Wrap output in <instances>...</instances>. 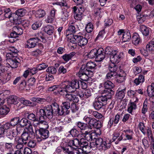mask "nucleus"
Returning <instances> with one entry per match:
<instances>
[{"mask_svg": "<svg viewBox=\"0 0 154 154\" xmlns=\"http://www.w3.org/2000/svg\"><path fill=\"white\" fill-rule=\"evenodd\" d=\"M54 103L51 105H48L44 107L43 109H39L37 112V117L40 121L45 119L47 118L52 119L54 116V110L53 109Z\"/></svg>", "mask_w": 154, "mask_h": 154, "instance_id": "nucleus-1", "label": "nucleus"}, {"mask_svg": "<svg viewBox=\"0 0 154 154\" xmlns=\"http://www.w3.org/2000/svg\"><path fill=\"white\" fill-rule=\"evenodd\" d=\"M83 120L88 125V128L91 129L92 128H93L99 129L102 126L101 122L97 121L94 118L86 116L83 118Z\"/></svg>", "mask_w": 154, "mask_h": 154, "instance_id": "nucleus-2", "label": "nucleus"}, {"mask_svg": "<svg viewBox=\"0 0 154 154\" xmlns=\"http://www.w3.org/2000/svg\"><path fill=\"white\" fill-rule=\"evenodd\" d=\"M70 42L73 43H78V45L81 47L86 45L88 42V39L82 36L73 35L70 39Z\"/></svg>", "mask_w": 154, "mask_h": 154, "instance_id": "nucleus-3", "label": "nucleus"}, {"mask_svg": "<svg viewBox=\"0 0 154 154\" xmlns=\"http://www.w3.org/2000/svg\"><path fill=\"white\" fill-rule=\"evenodd\" d=\"M93 74L92 71H89L82 67L81 68L78 73V75L80 79L82 80L89 82L91 79V76Z\"/></svg>", "mask_w": 154, "mask_h": 154, "instance_id": "nucleus-4", "label": "nucleus"}, {"mask_svg": "<svg viewBox=\"0 0 154 154\" xmlns=\"http://www.w3.org/2000/svg\"><path fill=\"white\" fill-rule=\"evenodd\" d=\"M109 72L106 75V78L109 80H112L116 78L117 75V71L118 67L117 65L114 64H110L108 67Z\"/></svg>", "mask_w": 154, "mask_h": 154, "instance_id": "nucleus-5", "label": "nucleus"}, {"mask_svg": "<svg viewBox=\"0 0 154 154\" xmlns=\"http://www.w3.org/2000/svg\"><path fill=\"white\" fill-rule=\"evenodd\" d=\"M105 98L103 97H97L93 103V106L96 110H99L102 108L104 106L106 105L107 103H106Z\"/></svg>", "mask_w": 154, "mask_h": 154, "instance_id": "nucleus-6", "label": "nucleus"}, {"mask_svg": "<svg viewBox=\"0 0 154 154\" xmlns=\"http://www.w3.org/2000/svg\"><path fill=\"white\" fill-rule=\"evenodd\" d=\"M56 4L61 7L63 6L66 8V9L64 8L63 10L61 18L63 21H65L69 16V10L68 9L69 8V6L65 1H63V2H57Z\"/></svg>", "mask_w": 154, "mask_h": 154, "instance_id": "nucleus-7", "label": "nucleus"}, {"mask_svg": "<svg viewBox=\"0 0 154 154\" xmlns=\"http://www.w3.org/2000/svg\"><path fill=\"white\" fill-rule=\"evenodd\" d=\"M53 109L54 110V116H65L68 114L66 111L56 103H54Z\"/></svg>", "mask_w": 154, "mask_h": 154, "instance_id": "nucleus-8", "label": "nucleus"}, {"mask_svg": "<svg viewBox=\"0 0 154 154\" xmlns=\"http://www.w3.org/2000/svg\"><path fill=\"white\" fill-rule=\"evenodd\" d=\"M80 82L77 80H73L67 85L69 93L74 92L79 88Z\"/></svg>", "mask_w": 154, "mask_h": 154, "instance_id": "nucleus-9", "label": "nucleus"}, {"mask_svg": "<svg viewBox=\"0 0 154 154\" xmlns=\"http://www.w3.org/2000/svg\"><path fill=\"white\" fill-rule=\"evenodd\" d=\"M35 133L37 135H39L43 139H46L49 136V132L48 130L42 128H40L38 130H35Z\"/></svg>", "mask_w": 154, "mask_h": 154, "instance_id": "nucleus-10", "label": "nucleus"}, {"mask_svg": "<svg viewBox=\"0 0 154 154\" xmlns=\"http://www.w3.org/2000/svg\"><path fill=\"white\" fill-rule=\"evenodd\" d=\"M112 54L110 55V61L112 63V64H115L118 63L120 60L121 57V54H118L117 51H113Z\"/></svg>", "mask_w": 154, "mask_h": 154, "instance_id": "nucleus-11", "label": "nucleus"}, {"mask_svg": "<svg viewBox=\"0 0 154 154\" xmlns=\"http://www.w3.org/2000/svg\"><path fill=\"white\" fill-rule=\"evenodd\" d=\"M114 94V91H110L107 90V89H105L102 92V95L100 97L105 98L106 103H107L108 100L111 99L112 96Z\"/></svg>", "mask_w": 154, "mask_h": 154, "instance_id": "nucleus-12", "label": "nucleus"}, {"mask_svg": "<svg viewBox=\"0 0 154 154\" xmlns=\"http://www.w3.org/2000/svg\"><path fill=\"white\" fill-rule=\"evenodd\" d=\"M8 64L12 68H16L18 66L19 61L15 57L8 58L6 60Z\"/></svg>", "mask_w": 154, "mask_h": 154, "instance_id": "nucleus-13", "label": "nucleus"}, {"mask_svg": "<svg viewBox=\"0 0 154 154\" xmlns=\"http://www.w3.org/2000/svg\"><path fill=\"white\" fill-rule=\"evenodd\" d=\"M14 32L11 33V36L13 38H15L17 35H21L23 33V29L20 27L15 26L14 27Z\"/></svg>", "mask_w": 154, "mask_h": 154, "instance_id": "nucleus-14", "label": "nucleus"}, {"mask_svg": "<svg viewBox=\"0 0 154 154\" xmlns=\"http://www.w3.org/2000/svg\"><path fill=\"white\" fill-rule=\"evenodd\" d=\"M103 49L99 48L98 50V52L96 57V60L97 62L102 61L105 57V53Z\"/></svg>", "mask_w": 154, "mask_h": 154, "instance_id": "nucleus-15", "label": "nucleus"}, {"mask_svg": "<svg viewBox=\"0 0 154 154\" xmlns=\"http://www.w3.org/2000/svg\"><path fill=\"white\" fill-rule=\"evenodd\" d=\"M78 137L83 138L85 140L88 141L92 140L93 139L92 134L87 131L84 133L79 134Z\"/></svg>", "mask_w": 154, "mask_h": 154, "instance_id": "nucleus-16", "label": "nucleus"}, {"mask_svg": "<svg viewBox=\"0 0 154 154\" xmlns=\"http://www.w3.org/2000/svg\"><path fill=\"white\" fill-rule=\"evenodd\" d=\"M65 98L66 100L75 103H78L79 101V98L71 94H66Z\"/></svg>", "mask_w": 154, "mask_h": 154, "instance_id": "nucleus-17", "label": "nucleus"}, {"mask_svg": "<svg viewBox=\"0 0 154 154\" xmlns=\"http://www.w3.org/2000/svg\"><path fill=\"white\" fill-rule=\"evenodd\" d=\"M122 87H123V88L120 87L119 88L118 92L116 94L117 97L119 99H122L125 97L126 88L123 86Z\"/></svg>", "mask_w": 154, "mask_h": 154, "instance_id": "nucleus-18", "label": "nucleus"}, {"mask_svg": "<svg viewBox=\"0 0 154 154\" xmlns=\"http://www.w3.org/2000/svg\"><path fill=\"white\" fill-rule=\"evenodd\" d=\"M136 100L134 102H130L128 104V111L130 113H132L133 110L137 108L136 102L138 101V99L135 97Z\"/></svg>", "mask_w": 154, "mask_h": 154, "instance_id": "nucleus-19", "label": "nucleus"}, {"mask_svg": "<svg viewBox=\"0 0 154 154\" xmlns=\"http://www.w3.org/2000/svg\"><path fill=\"white\" fill-rule=\"evenodd\" d=\"M34 38H31L27 41L26 44L27 47L29 48H34L37 45L38 41Z\"/></svg>", "mask_w": 154, "mask_h": 154, "instance_id": "nucleus-20", "label": "nucleus"}, {"mask_svg": "<svg viewBox=\"0 0 154 154\" xmlns=\"http://www.w3.org/2000/svg\"><path fill=\"white\" fill-rule=\"evenodd\" d=\"M140 31L143 35L147 36L149 35L151 29L149 27L143 25L140 26Z\"/></svg>", "mask_w": 154, "mask_h": 154, "instance_id": "nucleus-21", "label": "nucleus"}, {"mask_svg": "<svg viewBox=\"0 0 154 154\" xmlns=\"http://www.w3.org/2000/svg\"><path fill=\"white\" fill-rule=\"evenodd\" d=\"M103 142L101 138H99L96 140L95 143H90V145L91 147H92L93 145L95 144V147L99 149H100L102 146V144L103 143Z\"/></svg>", "mask_w": 154, "mask_h": 154, "instance_id": "nucleus-22", "label": "nucleus"}, {"mask_svg": "<svg viewBox=\"0 0 154 154\" xmlns=\"http://www.w3.org/2000/svg\"><path fill=\"white\" fill-rule=\"evenodd\" d=\"M79 146L82 148L83 150H84L85 149H89L91 148L90 146L89 145L88 142L83 138L82 137H81L80 139Z\"/></svg>", "mask_w": 154, "mask_h": 154, "instance_id": "nucleus-23", "label": "nucleus"}, {"mask_svg": "<svg viewBox=\"0 0 154 154\" xmlns=\"http://www.w3.org/2000/svg\"><path fill=\"white\" fill-rule=\"evenodd\" d=\"M141 40L138 34L137 33L133 34L132 37V43L135 45H137L141 42Z\"/></svg>", "mask_w": 154, "mask_h": 154, "instance_id": "nucleus-24", "label": "nucleus"}, {"mask_svg": "<svg viewBox=\"0 0 154 154\" xmlns=\"http://www.w3.org/2000/svg\"><path fill=\"white\" fill-rule=\"evenodd\" d=\"M80 138H78L69 140L68 142V145L70 147L74 146L78 147L80 145Z\"/></svg>", "mask_w": 154, "mask_h": 154, "instance_id": "nucleus-25", "label": "nucleus"}, {"mask_svg": "<svg viewBox=\"0 0 154 154\" xmlns=\"http://www.w3.org/2000/svg\"><path fill=\"white\" fill-rule=\"evenodd\" d=\"M10 111L8 107L6 105H4L0 107V117L2 116L7 115Z\"/></svg>", "mask_w": 154, "mask_h": 154, "instance_id": "nucleus-26", "label": "nucleus"}, {"mask_svg": "<svg viewBox=\"0 0 154 154\" xmlns=\"http://www.w3.org/2000/svg\"><path fill=\"white\" fill-rule=\"evenodd\" d=\"M54 27L50 25H48L44 28L45 32L49 35H52L54 32Z\"/></svg>", "mask_w": 154, "mask_h": 154, "instance_id": "nucleus-27", "label": "nucleus"}, {"mask_svg": "<svg viewBox=\"0 0 154 154\" xmlns=\"http://www.w3.org/2000/svg\"><path fill=\"white\" fill-rule=\"evenodd\" d=\"M154 38L149 42L146 46V49L152 54H154Z\"/></svg>", "mask_w": 154, "mask_h": 154, "instance_id": "nucleus-28", "label": "nucleus"}, {"mask_svg": "<svg viewBox=\"0 0 154 154\" xmlns=\"http://www.w3.org/2000/svg\"><path fill=\"white\" fill-rule=\"evenodd\" d=\"M76 125L81 130H86L87 128H88V126L86 123H85L80 122H79L76 123Z\"/></svg>", "mask_w": 154, "mask_h": 154, "instance_id": "nucleus-29", "label": "nucleus"}, {"mask_svg": "<svg viewBox=\"0 0 154 154\" xmlns=\"http://www.w3.org/2000/svg\"><path fill=\"white\" fill-rule=\"evenodd\" d=\"M104 86L105 89L110 91H113L112 89L114 86V84L109 81H107L105 82L104 84Z\"/></svg>", "mask_w": 154, "mask_h": 154, "instance_id": "nucleus-30", "label": "nucleus"}, {"mask_svg": "<svg viewBox=\"0 0 154 154\" xmlns=\"http://www.w3.org/2000/svg\"><path fill=\"white\" fill-rule=\"evenodd\" d=\"M92 8L93 9L95 14L96 16H100L101 13V8H100L99 5L95 4L94 5Z\"/></svg>", "mask_w": 154, "mask_h": 154, "instance_id": "nucleus-31", "label": "nucleus"}, {"mask_svg": "<svg viewBox=\"0 0 154 154\" xmlns=\"http://www.w3.org/2000/svg\"><path fill=\"white\" fill-rule=\"evenodd\" d=\"M55 92L56 94L59 93L61 95H64L65 93H69V91L67 90V85H65L63 88L58 89L57 91H55Z\"/></svg>", "mask_w": 154, "mask_h": 154, "instance_id": "nucleus-32", "label": "nucleus"}, {"mask_svg": "<svg viewBox=\"0 0 154 154\" xmlns=\"http://www.w3.org/2000/svg\"><path fill=\"white\" fill-rule=\"evenodd\" d=\"M78 13H75L74 14L75 19L81 21L82 19L83 11L82 10H78Z\"/></svg>", "mask_w": 154, "mask_h": 154, "instance_id": "nucleus-33", "label": "nucleus"}, {"mask_svg": "<svg viewBox=\"0 0 154 154\" xmlns=\"http://www.w3.org/2000/svg\"><path fill=\"white\" fill-rule=\"evenodd\" d=\"M122 41L123 42L128 41L131 38V35L130 32H125L122 36Z\"/></svg>", "mask_w": 154, "mask_h": 154, "instance_id": "nucleus-34", "label": "nucleus"}, {"mask_svg": "<svg viewBox=\"0 0 154 154\" xmlns=\"http://www.w3.org/2000/svg\"><path fill=\"white\" fill-rule=\"evenodd\" d=\"M61 106L65 111H66V112L68 114H69V111L68 109L70 108V104L69 102L67 101L63 102L62 103V105Z\"/></svg>", "mask_w": 154, "mask_h": 154, "instance_id": "nucleus-35", "label": "nucleus"}, {"mask_svg": "<svg viewBox=\"0 0 154 154\" xmlns=\"http://www.w3.org/2000/svg\"><path fill=\"white\" fill-rule=\"evenodd\" d=\"M46 123V122H40L38 120V119L37 118L35 120V121H33V125L34 127L35 128V129H38L40 128H41L40 126L42 124H44V125H45Z\"/></svg>", "mask_w": 154, "mask_h": 154, "instance_id": "nucleus-36", "label": "nucleus"}, {"mask_svg": "<svg viewBox=\"0 0 154 154\" xmlns=\"http://www.w3.org/2000/svg\"><path fill=\"white\" fill-rule=\"evenodd\" d=\"M98 52V50L94 49L91 50L89 53L88 54V57L91 59H92L95 58L96 59L97 52Z\"/></svg>", "mask_w": 154, "mask_h": 154, "instance_id": "nucleus-37", "label": "nucleus"}, {"mask_svg": "<svg viewBox=\"0 0 154 154\" xmlns=\"http://www.w3.org/2000/svg\"><path fill=\"white\" fill-rule=\"evenodd\" d=\"M144 80V76L143 75H140L138 76V78L135 79L134 80V83L136 85H137L140 83H143Z\"/></svg>", "mask_w": 154, "mask_h": 154, "instance_id": "nucleus-38", "label": "nucleus"}, {"mask_svg": "<svg viewBox=\"0 0 154 154\" xmlns=\"http://www.w3.org/2000/svg\"><path fill=\"white\" fill-rule=\"evenodd\" d=\"M110 146L111 143L110 141L106 140V141H103V143L102 144L101 149L105 150L110 148Z\"/></svg>", "mask_w": 154, "mask_h": 154, "instance_id": "nucleus-39", "label": "nucleus"}, {"mask_svg": "<svg viewBox=\"0 0 154 154\" xmlns=\"http://www.w3.org/2000/svg\"><path fill=\"white\" fill-rule=\"evenodd\" d=\"M96 66V65L94 63L92 62H89L87 63L86 68H84L89 71H91L90 69L91 70L94 69Z\"/></svg>", "mask_w": 154, "mask_h": 154, "instance_id": "nucleus-40", "label": "nucleus"}, {"mask_svg": "<svg viewBox=\"0 0 154 154\" xmlns=\"http://www.w3.org/2000/svg\"><path fill=\"white\" fill-rule=\"evenodd\" d=\"M75 52H72L68 54H65L63 56V59L66 61L67 62L71 59L72 58L75 54Z\"/></svg>", "mask_w": 154, "mask_h": 154, "instance_id": "nucleus-41", "label": "nucleus"}, {"mask_svg": "<svg viewBox=\"0 0 154 154\" xmlns=\"http://www.w3.org/2000/svg\"><path fill=\"white\" fill-rule=\"evenodd\" d=\"M18 123L21 127H24L26 126L28 124H30V122L27 119L25 118H22L20 120H19Z\"/></svg>", "mask_w": 154, "mask_h": 154, "instance_id": "nucleus-42", "label": "nucleus"}, {"mask_svg": "<svg viewBox=\"0 0 154 154\" xmlns=\"http://www.w3.org/2000/svg\"><path fill=\"white\" fill-rule=\"evenodd\" d=\"M19 100L17 97L15 96H11L8 100V101L11 103L16 104L18 103Z\"/></svg>", "mask_w": 154, "mask_h": 154, "instance_id": "nucleus-43", "label": "nucleus"}, {"mask_svg": "<svg viewBox=\"0 0 154 154\" xmlns=\"http://www.w3.org/2000/svg\"><path fill=\"white\" fill-rule=\"evenodd\" d=\"M92 90L91 89H87L84 91V99L88 98L92 94Z\"/></svg>", "mask_w": 154, "mask_h": 154, "instance_id": "nucleus-44", "label": "nucleus"}, {"mask_svg": "<svg viewBox=\"0 0 154 154\" xmlns=\"http://www.w3.org/2000/svg\"><path fill=\"white\" fill-rule=\"evenodd\" d=\"M20 101L21 103L27 106H34V105L35 106V104H32V102H31L28 100H25L23 98H20Z\"/></svg>", "mask_w": 154, "mask_h": 154, "instance_id": "nucleus-45", "label": "nucleus"}, {"mask_svg": "<svg viewBox=\"0 0 154 154\" xmlns=\"http://www.w3.org/2000/svg\"><path fill=\"white\" fill-rule=\"evenodd\" d=\"M46 14L45 11L42 9H39L36 11V15L37 17L39 18L42 17Z\"/></svg>", "mask_w": 154, "mask_h": 154, "instance_id": "nucleus-46", "label": "nucleus"}, {"mask_svg": "<svg viewBox=\"0 0 154 154\" xmlns=\"http://www.w3.org/2000/svg\"><path fill=\"white\" fill-rule=\"evenodd\" d=\"M13 143H6L5 146L6 149H8L9 152H14V150L13 147Z\"/></svg>", "mask_w": 154, "mask_h": 154, "instance_id": "nucleus-47", "label": "nucleus"}, {"mask_svg": "<svg viewBox=\"0 0 154 154\" xmlns=\"http://www.w3.org/2000/svg\"><path fill=\"white\" fill-rule=\"evenodd\" d=\"M11 79V75L8 74L5 75L2 80L0 79V82L2 83V84H5L9 81Z\"/></svg>", "mask_w": 154, "mask_h": 154, "instance_id": "nucleus-48", "label": "nucleus"}, {"mask_svg": "<svg viewBox=\"0 0 154 154\" xmlns=\"http://www.w3.org/2000/svg\"><path fill=\"white\" fill-rule=\"evenodd\" d=\"M104 30H102L100 31L95 38V41L96 42L98 40H101L103 39L104 38Z\"/></svg>", "mask_w": 154, "mask_h": 154, "instance_id": "nucleus-49", "label": "nucleus"}, {"mask_svg": "<svg viewBox=\"0 0 154 154\" xmlns=\"http://www.w3.org/2000/svg\"><path fill=\"white\" fill-rule=\"evenodd\" d=\"M140 129L141 132L144 134L146 133L147 127L146 128L144 123L140 122L139 124Z\"/></svg>", "mask_w": 154, "mask_h": 154, "instance_id": "nucleus-50", "label": "nucleus"}, {"mask_svg": "<svg viewBox=\"0 0 154 154\" xmlns=\"http://www.w3.org/2000/svg\"><path fill=\"white\" fill-rule=\"evenodd\" d=\"M94 27L92 24L91 23H88L86 25V30L88 33H91Z\"/></svg>", "mask_w": 154, "mask_h": 154, "instance_id": "nucleus-51", "label": "nucleus"}, {"mask_svg": "<svg viewBox=\"0 0 154 154\" xmlns=\"http://www.w3.org/2000/svg\"><path fill=\"white\" fill-rule=\"evenodd\" d=\"M29 137V134L26 131L24 132L22 134L21 137H19L23 141L27 142L26 141L28 140Z\"/></svg>", "mask_w": 154, "mask_h": 154, "instance_id": "nucleus-52", "label": "nucleus"}, {"mask_svg": "<svg viewBox=\"0 0 154 154\" xmlns=\"http://www.w3.org/2000/svg\"><path fill=\"white\" fill-rule=\"evenodd\" d=\"M16 145H24L26 144L27 142L23 141L19 137H16L14 139Z\"/></svg>", "mask_w": 154, "mask_h": 154, "instance_id": "nucleus-53", "label": "nucleus"}, {"mask_svg": "<svg viewBox=\"0 0 154 154\" xmlns=\"http://www.w3.org/2000/svg\"><path fill=\"white\" fill-rule=\"evenodd\" d=\"M75 32V27L73 25H70L69 26L68 29L66 30V33L69 35L71 34L72 33Z\"/></svg>", "mask_w": 154, "mask_h": 154, "instance_id": "nucleus-54", "label": "nucleus"}, {"mask_svg": "<svg viewBox=\"0 0 154 154\" xmlns=\"http://www.w3.org/2000/svg\"><path fill=\"white\" fill-rule=\"evenodd\" d=\"M42 51L39 49H37L35 50L32 51L31 53V55L33 56L37 57L42 54Z\"/></svg>", "mask_w": 154, "mask_h": 154, "instance_id": "nucleus-55", "label": "nucleus"}, {"mask_svg": "<svg viewBox=\"0 0 154 154\" xmlns=\"http://www.w3.org/2000/svg\"><path fill=\"white\" fill-rule=\"evenodd\" d=\"M36 37L35 38H34L36 40H37V41H38V43L39 41L40 42H42L43 41L44 39V37L43 35V34L40 32L39 33H38L36 35Z\"/></svg>", "mask_w": 154, "mask_h": 154, "instance_id": "nucleus-56", "label": "nucleus"}, {"mask_svg": "<svg viewBox=\"0 0 154 154\" xmlns=\"http://www.w3.org/2000/svg\"><path fill=\"white\" fill-rule=\"evenodd\" d=\"M20 120L19 117H16L11 119V123H10L11 126H14L17 124L19 123L18 121Z\"/></svg>", "mask_w": 154, "mask_h": 154, "instance_id": "nucleus-57", "label": "nucleus"}, {"mask_svg": "<svg viewBox=\"0 0 154 154\" xmlns=\"http://www.w3.org/2000/svg\"><path fill=\"white\" fill-rule=\"evenodd\" d=\"M42 23L40 21H37L33 23L32 26V28L34 30H36L41 26Z\"/></svg>", "mask_w": 154, "mask_h": 154, "instance_id": "nucleus-58", "label": "nucleus"}, {"mask_svg": "<svg viewBox=\"0 0 154 154\" xmlns=\"http://www.w3.org/2000/svg\"><path fill=\"white\" fill-rule=\"evenodd\" d=\"M38 70H44L48 67V65L45 63L39 64L36 66Z\"/></svg>", "mask_w": 154, "mask_h": 154, "instance_id": "nucleus-59", "label": "nucleus"}, {"mask_svg": "<svg viewBox=\"0 0 154 154\" xmlns=\"http://www.w3.org/2000/svg\"><path fill=\"white\" fill-rule=\"evenodd\" d=\"M146 133L147 134L148 138L150 139L151 140H152L153 139V137L151 128L148 127H147Z\"/></svg>", "mask_w": 154, "mask_h": 154, "instance_id": "nucleus-60", "label": "nucleus"}, {"mask_svg": "<svg viewBox=\"0 0 154 154\" xmlns=\"http://www.w3.org/2000/svg\"><path fill=\"white\" fill-rule=\"evenodd\" d=\"M74 92L75 93V96L78 95L80 98L84 99V91H82V90L78 89L75 90Z\"/></svg>", "mask_w": 154, "mask_h": 154, "instance_id": "nucleus-61", "label": "nucleus"}, {"mask_svg": "<svg viewBox=\"0 0 154 154\" xmlns=\"http://www.w3.org/2000/svg\"><path fill=\"white\" fill-rule=\"evenodd\" d=\"M69 132L72 135L73 137L77 136L78 137L79 133V131L75 128H72Z\"/></svg>", "mask_w": 154, "mask_h": 154, "instance_id": "nucleus-62", "label": "nucleus"}, {"mask_svg": "<svg viewBox=\"0 0 154 154\" xmlns=\"http://www.w3.org/2000/svg\"><path fill=\"white\" fill-rule=\"evenodd\" d=\"M147 110V100H145L144 102L143 107L142 109V112L143 114H145Z\"/></svg>", "mask_w": 154, "mask_h": 154, "instance_id": "nucleus-63", "label": "nucleus"}, {"mask_svg": "<svg viewBox=\"0 0 154 154\" xmlns=\"http://www.w3.org/2000/svg\"><path fill=\"white\" fill-rule=\"evenodd\" d=\"M21 151L22 154H31L32 153L31 150L27 147H24Z\"/></svg>", "mask_w": 154, "mask_h": 154, "instance_id": "nucleus-64", "label": "nucleus"}]
</instances>
